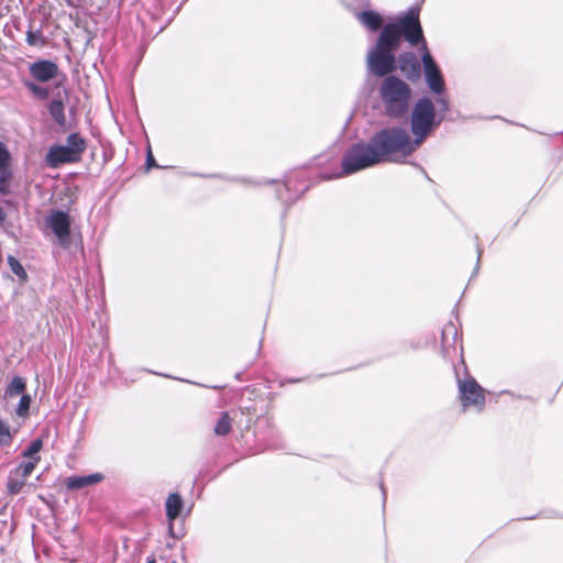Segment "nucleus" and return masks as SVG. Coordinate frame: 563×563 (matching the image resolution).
<instances>
[{
	"mask_svg": "<svg viewBox=\"0 0 563 563\" xmlns=\"http://www.w3.org/2000/svg\"><path fill=\"white\" fill-rule=\"evenodd\" d=\"M419 8H410L405 14L397 16L394 22L383 24V18L375 11H362L357 20L372 32L380 30L376 44L369 49L366 57L368 70L383 77L396 70L395 52L404 37L411 46L423 41V31L420 23Z\"/></svg>",
	"mask_w": 563,
	"mask_h": 563,
	"instance_id": "f257e3e1",
	"label": "nucleus"
},
{
	"mask_svg": "<svg viewBox=\"0 0 563 563\" xmlns=\"http://www.w3.org/2000/svg\"><path fill=\"white\" fill-rule=\"evenodd\" d=\"M417 146L406 130L382 129L367 142L350 146L342 157V173L351 175L382 163L396 162L398 157L410 155Z\"/></svg>",
	"mask_w": 563,
	"mask_h": 563,
	"instance_id": "f03ea898",
	"label": "nucleus"
},
{
	"mask_svg": "<svg viewBox=\"0 0 563 563\" xmlns=\"http://www.w3.org/2000/svg\"><path fill=\"white\" fill-rule=\"evenodd\" d=\"M384 77L386 78L380 85L379 93L385 112L390 118H401L409 109L411 89L408 84L394 75L388 74Z\"/></svg>",
	"mask_w": 563,
	"mask_h": 563,
	"instance_id": "7ed1b4c3",
	"label": "nucleus"
},
{
	"mask_svg": "<svg viewBox=\"0 0 563 563\" xmlns=\"http://www.w3.org/2000/svg\"><path fill=\"white\" fill-rule=\"evenodd\" d=\"M66 145L52 146L45 157L47 166L57 168L64 164L79 163L87 150V141L79 133H70Z\"/></svg>",
	"mask_w": 563,
	"mask_h": 563,
	"instance_id": "20e7f679",
	"label": "nucleus"
},
{
	"mask_svg": "<svg viewBox=\"0 0 563 563\" xmlns=\"http://www.w3.org/2000/svg\"><path fill=\"white\" fill-rule=\"evenodd\" d=\"M435 121V109L429 98H421L411 114V131L416 136V145H420L430 133Z\"/></svg>",
	"mask_w": 563,
	"mask_h": 563,
	"instance_id": "39448f33",
	"label": "nucleus"
},
{
	"mask_svg": "<svg viewBox=\"0 0 563 563\" xmlns=\"http://www.w3.org/2000/svg\"><path fill=\"white\" fill-rule=\"evenodd\" d=\"M459 398L464 411L474 408L483 411L486 402L485 390L474 377L459 379Z\"/></svg>",
	"mask_w": 563,
	"mask_h": 563,
	"instance_id": "423d86ee",
	"label": "nucleus"
},
{
	"mask_svg": "<svg viewBox=\"0 0 563 563\" xmlns=\"http://www.w3.org/2000/svg\"><path fill=\"white\" fill-rule=\"evenodd\" d=\"M47 224L56 235L59 244L68 247L70 244V217L62 210L52 211L47 218Z\"/></svg>",
	"mask_w": 563,
	"mask_h": 563,
	"instance_id": "0eeeda50",
	"label": "nucleus"
},
{
	"mask_svg": "<svg viewBox=\"0 0 563 563\" xmlns=\"http://www.w3.org/2000/svg\"><path fill=\"white\" fill-rule=\"evenodd\" d=\"M421 43L426 49L424 54L422 55V63L424 66L427 82L432 91L435 93H441L445 87L443 77L432 56L428 52L426 40L423 38Z\"/></svg>",
	"mask_w": 563,
	"mask_h": 563,
	"instance_id": "6e6552de",
	"label": "nucleus"
},
{
	"mask_svg": "<svg viewBox=\"0 0 563 563\" xmlns=\"http://www.w3.org/2000/svg\"><path fill=\"white\" fill-rule=\"evenodd\" d=\"M32 78L38 82H47L55 79L59 74L58 65L49 59H40L29 66Z\"/></svg>",
	"mask_w": 563,
	"mask_h": 563,
	"instance_id": "1a4fd4ad",
	"label": "nucleus"
},
{
	"mask_svg": "<svg viewBox=\"0 0 563 563\" xmlns=\"http://www.w3.org/2000/svg\"><path fill=\"white\" fill-rule=\"evenodd\" d=\"M12 156L5 144L0 141V194L8 195L10 192V184L13 179L11 168Z\"/></svg>",
	"mask_w": 563,
	"mask_h": 563,
	"instance_id": "9d476101",
	"label": "nucleus"
},
{
	"mask_svg": "<svg viewBox=\"0 0 563 563\" xmlns=\"http://www.w3.org/2000/svg\"><path fill=\"white\" fill-rule=\"evenodd\" d=\"M401 74L410 81H416L420 78L421 66L417 56L412 52H405L396 59V65Z\"/></svg>",
	"mask_w": 563,
	"mask_h": 563,
	"instance_id": "9b49d317",
	"label": "nucleus"
},
{
	"mask_svg": "<svg viewBox=\"0 0 563 563\" xmlns=\"http://www.w3.org/2000/svg\"><path fill=\"white\" fill-rule=\"evenodd\" d=\"M103 479L100 473L90 474L87 476H71L65 479V485L68 489H80L86 486L95 485Z\"/></svg>",
	"mask_w": 563,
	"mask_h": 563,
	"instance_id": "f8f14e48",
	"label": "nucleus"
},
{
	"mask_svg": "<svg viewBox=\"0 0 563 563\" xmlns=\"http://www.w3.org/2000/svg\"><path fill=\"white\" fill-rule=\"evenodd\" d=\"M165 507H166V517H167L168 521L169 522L175 521L179 517V515L184 508V501H183L181 496L178 493L169 494L166 499Z\"/></svg>",
	"mask_w": 563,
	"mask_h": 563,
	"instance_id": "ddd939ff",
	"label": "nucleus"
},
{
	"mask_svg": "<svg viewBox=\"0 0 563 563\" xmlns=\"http://www.w3.org/2000/svg\"><path fill=\"white\" fill-rule=\"evenodd\" d=\"M29 477H26L21 472H18L16 468L12 470L8 476L7 481V490L11 495H18L22 492L23 487L26 485Z\"/></svg>",
	"mask_w": 563,
	"mask_h": 563,
	"instance_id": "4468645a",
	"label": "nucleus"
},
{
	"mask_svg": "<svg viewBox=\"0 0 563 563\" xmlns=\"http://www.w3.org/2000/svg\"><path fill=\"white\" fill-rule=\"evenodd\" d=\"M48 112L54 121L59 125H65L66 115H65V102L60 98V93H57V97L53 99L47 106Z\"/></svg>",
	"mask_w": 563,
	"mask_h": 563,
	"instance_id": "2eb2a0df",
	"label": "nucleus"
},
{
	"mask_svg": "<svg viewBox=\"0 0 563 563\" xmlns=\"http://www.w3.org/2000/svg\"><path fill=\"white\" fill-rule=\"evenodd\" d=\"M26 389L25 380L22 377L15 376L11 380V383L8 385L4 397L5 398H12L18 395H23Z\"/></svg>",
	"mask_w": 563,
	"mask_h": 563,
	"instance_id": "dca6fc26",
	"label": "nucleus"
},
{
	"mask_svg": "<svg viewBox=\"0 0 563 563\" xmlns=\"http://www.w3.org/2000/svg\"><path fill=\"white\" fill-rule=\"evenodd\" d=\"M214 433L219 437H225L232 431V418L228 412H222L219 420L217 421Z\"/></svg>",
	"mask_w": 563,
	"mask_h": 563,
	"instance_id": "f3484780",
	"label": "nucleus"
},
{
	"mask_svg": "<svg viewBox=\"0 0 563 563\" xmlns=\"http://www.w3.org/2000/svg\"><path fill=\"white\" fill-rule=\"evenodd\" d=\"M25 41L29 46H34V47H43L47 44L46 37L44 36L43 32L41 30L34 31V30H32V27H30L26 31Z\"/></svg>",
	"mask_w": 563,
	"mask_h": 563,
	"instance_id": "a211bd4d",
	"label": "nucleus"
},
{
	"mask_svg": "<svg viewBox=\"0 0 563 563\" xmlns=\"http://www.w3.org/2000/svg\"><path fill=\"white\" fill-rule=\"evenodd\" d=\"M7 261L12 273L16 275L21 282H26L29 276L23 265L13 255H9Z\"/></svg>",
	"mask_w": 563,
	"mask_h": 563,
	"instance_id": "6ab92c4d",
	"label": "nucleus"
},
{
	"mask_svg": "<svg viewBox=\"0 0 563 563\" xmlns=\"http://www.w3.org/2000/svg\"><path fill=\"white\" fill-rule=\"evenodd\" d=\"M42 448H43V442L41 439H36V440L32 441L31 444L29 445V448L23 452V459L32 460V461H33V459L41 460V456L38 455V453L42 450Z\"/></svg>",
	"mask_w": 563,
	"mask_h": 563,
	"instance_id": "aec40b11",
	"label": "nucleus"
},
{
	"mask_svg": "<svg viewBox=\"0 0 563 563\" xmlns=\"http://www.w3.org/2000/svg\"><path fill=\"white\" fill-rule=\"evenodd\" d=\"M13 440V435L10 431L9 424L0 417V445H10Z\"/></svg>",
	"mask_w": 563,
	"mask_h": 563,
	"instance_id": "412c9836",
	"label": "nucleus"
},
{
	"mask_svg": "<svg viewBox=\"0 0 563 563\" xmlns=\"http://www.w3.org/2000/svg\"><path fill=\"white\" fill-rule=\"evenodd\" d=\"M38 463L40 459H33V461L23 459V461L15 468L26 477H30Z\"/></svg>",
	"mask_w": 563,
	"mask_h": 563,
	"instance_id": "4be33fe9",
	"label": "nucleus"
},
{
	"mask_svg": "<svg viewBox=\"0 0 563 563\" xmlns=\"http://www.w3.org/2000/svg\"><path fill=\"white\" fill-rule=\"evenodd\" d=\"M31 406V396L27 394H23L21 396L20 402L15 409V412L19 417L26 418L29 416Z\"/></svg>",
	"mask_w": 563,
	"mask_h": 563,
	"instance_id": "5701e85b",
	"label": "nucleus"
},
{
	"mask_svg": "<svg viewBox=\"0 0 563 563\" xmlns=\"http://www.w3.org/2000/svg\"><path fill=\"white\" fill-rule=\"evenodd\" d=\"M24 86L36 97L40 99H47L49 91L47 88L42 87L33 81H25Z\"/></svg>",
	"mask_w": 563,
	"mask_h": 563,
	"instance_id": "b1692460",
	"label": "nucleus"
},
{
	"mask_svg": "<svg viewBox=\"0 0 563 563\" xmlns=\"http://www.w3.org/2000/svg\"><path fill=\"white\" fill-rule=\"evenodd\" d=\"M158 165L154 158V155L152 153L151 146L147 147L146 151V169L150 170L151 168H157Z\"/></svg>",
	"mask_w": 563,
	"mask_h": 563,
	"instance_id": "393cba45",
	"label": "nucleus"
},
{
	"mask_svg": "<svg viewBox=\"0 0 563 563\" xmlns=\"http://www.w3.org/2000/svg\"><path fill=\"white\" fill-rule=\"evenodd\" d=\"M107 2V0H86V3L97 11H101L106 7Z\"/></svg>",
	"mask_w": 563,
	"mask_h": 563,
	"instance_id": "a878e982",
	"label": "nucleus"
},
{
	"mask_svg": "<svg viewBox=\"0 0 563 563\" xmlns=\"http://www.w3.org/2000/svg\"><path fill=\"white\" fill-rule=\"evenodd\" d=\"M5 219V213L3 211V209L0 207V223H2Z\"/></svg>",
	"mask_w": 563,
	"mask_h": 563,
	"instance_id": "bb28decb",
	"label": "nucleus"
},
{
	"mask_svg": "<svg viewBox=\"0 0 563 563\" xmlns=\"http://www.w3.org/2000/svg\"><path fill=\"white\" fill-rule=\"evenodd\" d=\"M147 563H156L155 559H151L147 561Z\"/></svg>",
	"mask_w": 563,
	"mask_h": 563,
	"instance_id": "cd10ccee",
	"label": "nucleus"
},
{
	"mask_svg": "<svg viewBox=\"0 0 563 563\" xmlns=\"http://www.w3.org/2000/svg\"><path fill=\"white\" fill-rule=\"evenodd\" d=\"M67 4L73 5L70 0H66Z\"/></svg>",
	"mask_w": 563,
	"mask_h": 563,
	"instance_id": "c85d7f7f",
	"label": "nucleus"
}]
</instances>
